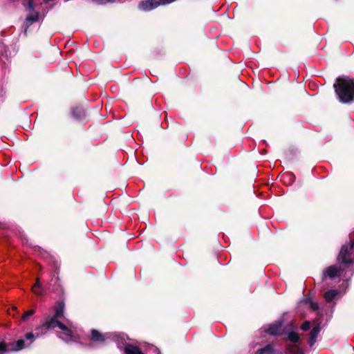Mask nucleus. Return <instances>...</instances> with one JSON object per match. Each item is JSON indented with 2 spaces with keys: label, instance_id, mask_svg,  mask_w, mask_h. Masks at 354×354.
Returning a JSON list of instances; mask_svg holds the SVG:
<instances>
[{
  "label": "nucleus",
  "instance_id": "obj_1",
  "mask_svg": "<svg viewBox=\"0 0 354 354\" xmlns=\"http://www.w3.org/2000/svg\"><path fill=\"white\" fill-rule=\"evenodd\" d=\"M55 315L52 317H46L41 323V326L36 328V333H28L26 335V339L29 341L26 343L24 339H19L12 344V348L7 349L6 343L0 342V352L4 353L8 351H17L24 348L29 347L34 342L35 337L45 334L46 331L58 327L61 330L59 337L65 342H73L76 338V328L69 322L66 324H63L60 319L64 316V304L63 302H57L54 306Z\"/></svg>",
  "mask_w": 354,
  "mask_h": 354
},
{
  "label": "nucleus",
  "instance_id": "obj_2",
  "mask_svg": "<svg viewBox=\"0 0 354 354\" xmlns=\"http://www.w3.org/2000/svg\"><path fill=\"white\" fill-rule=\"evenodd\" d=\"M334 88L340 102L348 103L354 100V79L339 77L336 80Z\"/></svg>",
  "mask_w": 354,
  "mask_h": 354
},
{
  "label": "nucleus",
  "instance_id": "obj_3",
  "mask_svg": "<svg viewBox=\"0 0 354 354\" xmlns=\"http://www.w3.org/2000/svg\"><path fill=\"white\" fill-rule=\"evenodd\" d=\"M353 247L354 240L351 242V245L350 246L344 245L342 247V249L338 257L339 261L344 264L347 268H349L351 275H352L354 273V265L353 264V262L350 259V255L352 252Z\"/></svg>",
  "mask_w": 354,
  "mask_h": 354
},
{
  "label": "nucleus",
  "instance_id": "obj_4",
  "mask_svg": "<svg viewBox=\"0 0 354 354\" xmlns=\"http://www.w3.org/2000/svg\"><path fill=\"white\" fill-rule=\"evenodd\" d=\"M288 337L293 344L288 347L289 354H303L302 349L296 344L299 340V335L297 333L291 331L288 333Z\"/></svg>",
  "mask_w": 354,
  "mask_h": 354
},
{
  "label": "nucleus",
  "instance_id": "obj_5",
  "mask_svg": "<svg viewBox=\"0 0 354 354\" xmlns=\"http://www.w3.org/2000/svg\"><path fill=\"white\" fill-rule=\"evenodd\" d=\"M160 6V3L157 0H147L139 3L138 8L143 11L151 10Z\"/></svg>",
  "mask_w": 354,
  "mask_h": 354
},
{
  "label": "nucleus",
  "instance_id": "obj_6",
  "mask_svg": "<svg viewBox=\"0 0 354 354\" xmlns=\"http://www.w3.org/2000/svg\"><path fill=\"white\" fill-rule=\"evenodd\" d=\"M257 354H282V352L275 348L274 345L272 344L258 350Z\"/></svg>",
  "mask_w": 354,
  "mask_h": 354
},
{
  "label": "nucleus",
  "instance_id": "obj_7",
  "mask_svg": "<svg viewBox=\"0 0 354 354\" xmlns=\"http://www.w3.org/2000/svg\"><path fill=\"white\" fill-rule=\"evenodd\" d=\"M340 270L335 266L328 267L324 272V274L333 279L339 275Z\"/></svg>",
  "mask_w": 354,
  "mask_h": 354
},
{
  "label": "nucleus",
  "instance_id": "obj_8",
  "mask_svg": "<svg viewBox=\"0 0 354 354\" xmlns=\"http://www.w3.org/2000/svg\"><path fill=\"white\" fill-rule=\"evenodd\" d=\"M281 331V324L276 323L269 326L266 333L272 335H277Z\"/></svg>",
  "mask_w": 354,
  "mask_h": 354
},
{
  "label": "nucleus",
  "instance_id": "obj_9",
  "mask_svg": "<svg viewBox=\"0 0 354 354\" xmlns=\"http://www.w3.org/2000/svg\"><path fill=\"white\" fill-rule=\"evenodd\" d=\"M319 331H320V327L319 325L315 326L310 331V340H309V345L310 346H312L315 344Z\"/></svg>",
  "mask_w": 354,
  "mask_h": 354
},
{
  "label": "nucleus",
  "instance_id": "obj_10",
  "mask_svg": "<svg viewBox=\"0 0 354 354\" xmlns=\"http://www.w3.org/2000/svg\"><path fill=\"white\" fill-rule=\"evenodd\" d=\"M300 306H306L310 308L313 310H316L318 309V304L314 301H313L309 298H305L300 302Z\"/></svg>",
  "mask_w": 354,
  "mask_h": 354
},
{
  "label": "nucleus",
  "instance_id": "obj_11",
  "mask_svg": "<svg viewBox=\"0 0 354 354\" xmlns=\"http://www.w3.org/2000/svg\"><path fill=\"white\" fill-rule=\"evenodd\" d=\"M339 294L336 290H329L324 294V298L328 302H330Z\"/></svg>",
  "mask_w": 354,
  "mask_h": 354
},
{
  "label": "nucleus",
  "instance_id": "obj_12",
  "mask_svg": "<svg viewBox=\"0 0 354 354\" xmlns=\"http://www.w3.org/2000/svg\"><path fill=\"white\" fill-rule=\"evenodd\" d=\"M39 20V14L37 12L32 13L28 15L26 19V25L27 26H30L34 22H36Z\"/></svg>",
  "mask_w": 354,
  "mask_h": 354
},
{
  "label": "nucleus",
  "instance_id": "obj_13",
  "mask_svg": "<svg viewBox=\"0 0 354 354\" xmlns=\"http://www.w3.org/2000/svg\"><path fill=\"white\" fill-rule=\"evenodd\" d=\"M32 291L38 296L42 295L43 290L39 279H37L35 284L32 288Z\"/></svg>",
  "mask_w": 354,
  "mask_h": 354
},
{
  "label": "nucleus",
  "instance_id": "obj_14",
  "mask_svg": "<svg viewBox=\"0 0 354 354\" xmlns=\"http://www.w3.org/2000/svg\"><path fill=\"white\" fill-rule=\"evenodd\" d=\"M91 337H92V340L95 341V342H103L105 339V338L104 337V335L100 333L96 330H93L91 331Z\"/></svg>",
  "mask_w": 354,
  "mask_h": 354
},
{
  "label": "nucleus",
  "instance_id": "obj_15",
  "mask_svg": "<svg viewBox=\"0 0 354 354\" xmlns=\"http://www.w3.org/2000/svg\"><path fill=\"white\" fill-rule=\"evenodd\" d=\"M34 313H35L34 310H28L24 313V315L21 317V319L23 321H26L28 319V317L32 316V315H34Z\"/></svg>",
  "mask_w": 354,
  "mask_h": 354
},
{
  "label": "nucleus",
  "instance_id": "obj_16",
  "mask_svg": "<svg viewBox=\"0 0 354 354\" xmlns=\"http://www.w3.org/2000/svg\"><path fill=\"white\" fill-rule=\"evenodd\" d=\"M147 354H160L158 348L153 346H150L147 351Z\"/></svg>",
  "mask_w": 354,
  "mask_h": 354
},
{
  "label": "nucleus",
  "instance_id": "obj_17",
  "mask_svg": "<svg viewBox=\"0 0 354 354\" xmlns=\"http://www.w3.org/2000/svg\"><path fill=\"white\" fill-rule=\"evenodd\" d=\"M310 323L309 322H305L301 326V329L304 331L308 330L310 329Z\"/></svg>",
  "mask_w": 354,
  "mask_h": 354
},
{
  "label": "nucleus",
  "instance_id": "obj_18",
  "mask_svg": "<svg viewBox=\"0 0 354 354\" xmlns=\"http://www.w3.org/2000/svg\"><path fill=\"white\" fill-rule=\"evenodd\" d=\"M94 2L98 4H104L106 3H113L115 2V0H93Z\"/></svg>",
  "mask_w": 354,
  "mask_h": 354
},
{
  "label": "nucleus",
  "instance_id": "obj_19",
  "mask_svg": "<svg viewBox=\"0 0 354 354\" xmlns=\"http://www.w3.org/2000/svg\"><path fill=\"white\" fill-rule=\"evenodd\" d=\"M175 1L176 0H159L158 1L160 3V5H166V4L171 3Z\"/></svg>",
  "mask_w": 354,
  "mask_h": 354
},
{
  "label": "nucleus",
  "instance_id": "obj_20",
  "mask_svg": "<svg viewBox=\"0 0 354 354\" xmlns=\"http://www.w3.org/2000/svg\"><path fill=\"white\" fill-rule=\"evenodd\" d=\"M73 115H75V109L73 110Z\"/></svg>",
  "mask_w": 354,
  "mask_h": 354
}]
</instances>
